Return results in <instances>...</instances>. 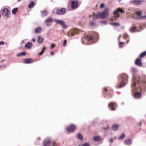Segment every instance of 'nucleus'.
Instances as JSON below:
<instances>
[{"mask_svg": "<svg viewBox=\"0 0 146 146\" xmlns=\"http://www.w3.org/2000/svg\"><path fill=\"white\" fill-rule=\"evenodd\" d=\"M114 20V19L112 18H111L110 19V21H113Z\"/></svg>", "mask_w": 146, "mask_h": 146, "instance_id": "50", "label": "nucleus"}, {"mask_svg": "<svg viewBox=\"0 0 146 146\" xmlns=\"http://www.w3.org/2000/svg\"><path fill=\"white\" fill-rule=\"evenodd\" d=\"M48 14V12L46 11H44L41 12V16L44 17L46 16Z\"/></svg>", "mask_w": 146, "mask_h": 146, "instance_id": "24", "label": "nucleus"}, {"mask_svg": "<svg viewBox=\"0 0 146 146\" xmlns=\"http://www.w3.org/2000/svg\"><path fill=\"white\" fill-rule=\"evenodd\" d=\"M75 128V126L74 125L71 124L67 127L66 129L68 132H71L74 131Z\"/></svg>", "mask_w": 146, "mask_h": 146, "instance_id": "6", "label": "nucleus"}, {"mask_svg": "<svg viewBox=\"0 0 146 146\" xmlns=\"http://www.w3.org/2000/svg\"><path fill=\"white\" fill-rule=\"evenodd\" d=\"M117 11L119 13L120 12L121 13H125L124 11L123 10V9L119 7L116 9Z\"/></svg>", "mask_w": 146, "mask_h": 146, "instance_id": "25", "label": "nucleus"}, {"mask_svg": "<svg viewBox=\"0 0 146 146\" xmlns=\"http://www.w3.org/2000/svg\"><path fill=\"white\" fill-rule=\"evenodd\" d=\"M118 126V125L117 124H115L112 126V129L114 131H116L117 130Z\"/></svg>", "mask_w": 146, "mask_h": 146, "instance_id": "23", "label": "nucleus"}, {"mask_svg": "<svg viewBox=\"0 0 146 146\" xmlns=\"http://www.w3.org/2000/svg\"><path fill=\"white\" fill-rule=\"evenodd\" d=\"M134 97L135 99H139L141 97V94L139 92H136L135 93Z\"/></svg>", "mask_w": 146, "mask_h": 146, "instance_id": "13", "label": "nucleus"}, {"mask_svg": "<svg viewBox=\"0 0 146 146\" xmlns=\"http://www.w3.org/2000/svg\"><path fill=\"white\" fill-rule=\"evenodd\" d=\"M34 3L33 1H32L30 3L28 6L29 8H31L34 6Z\"/></svg>", "mask_w": 146, "mask_h": 146, "instance_id": "30", "label": "nucleus"}, {"mask_svg": "<svg viewBox=\"0 0 146 146\" xmlns=\"http://www.w3.org/2000/svg\"><path fill=\"white\" fill-rule=\"evenodd\" d=\"M82 146H89V144L88 143H85L82 145Z\"/></svg>", "mask_w": 146, "mask_h": 146, "instance_id": "42", "label": "nucleus"}, {"mask_svg": "<svg viewBox=\"0 0 146 146\" xmlns=\"http://www.w3.org/2000/svg\"><path fill=\"white\" fill-rule=\"evenodd\" d=\"M112 110H115L114 106V104L113 102H111L109 104L108 106Z\"/></svg>", "mask_w": 146, "mask_h": 146, "instance_id": "15", "label": "nucleus"}, {"mask_svg": "<svg viewBox=\"0 0 146 146\" xmlns=\"http://www.w3.org/2000/svg\"><path fill=\"white\" fill-rule=\"evenodd\" d=\"M45 22L47 26H50L52 22V20L51 18H48L45 20Z\"/></svg>", "mask_w": 146, "mask_h": 146, "instance_id": "10", "label": "nucleus"}, {"mask_svg": "<svg viewBox=\"0 0 146 146\" xmlns=\"http://www.w3.org/2000/svg\"><path fill=\"white\" fill-rule=\"evenodd\" d=\"M137 29V27H132L131 29V32H134V31Z\"/></svg>", "mask_w": 146, "mask_h": 146, "instance_id": "36", "label": "nucleus"}, {"mask_svg": "<svg viewBox=\"0 0 146 146\" xmlns=\"http://www.w3.org/2000/svg\"><path fill=\"white\" fill-rule=\"evenodd\" d=\"M67 40H65L64 41V43L63 44V46H66V44Z\"/></svg>", "mask_w": 146, "mask_h": 146, "instance_id": "40", "label": "nucleus"}, {"mask_svg": "<svg viewBox=\"0 0 146 146\" xmlns=\"http://www.w3.org/2000/svg\"><path fill=\"white\" fill-rule=\"evenodd\" d=\"M102 129H104L105 130H106L109 129V126H107L106 127H103L102 128Z\"/></svg>", "mask_w": 146, "mask_h": 146, "instance_id": "41", "label": "nucleus"}, {"mask_svg": "<svg viewBox=\"0 0 146 146\" xmlns=\"http://www.w3.org/2000/svg\"><path fill=\"white\" fill-rule=\"evenodd\" d=\"M54 47V45L53 44H51V46H50V48L51 49L52 48H53Z\"/></svg>", "mask_w": 146, "mask_h": 146, "instance_id": "44", "label": "nucleus"}, {"mask_svg": "<svg viewBox=\"0 0 146 146\" xmlns=\"http://www.w3.org/2000/svg\"><path fill=\"white\" fill-rule=\"evenodd\" d=\"M90 17H91V16L90 15Z\"/></svg>", "mask_w": 146, "mask_h": 146, "instance_id": "57", "label": "nucleus"}, {"mask_svg": "<svg viewBox=\"0 0 146 146\" xmlns=\"http://www.w3.org/2000/svg\"><path fill=\"white\" fill-rule=\"evenodd\" d=\"M104 5H104V3H102L101 4L100 6V8L101 9L103 8L104 7Z\"/></svg>", "mask_w": 146, "mask_h": 146, "instance_id": "39", "label": "nucleus"}, {"mask_svg": "<svg viewBox=\"0 0 146 146\" xmlns=\"http://www.w3.org/2000/svg\"><path fill=\"white\" fill-rule=\"evenodd\" d=\"M56 22L60 24L61 25H62V27L63 28L65 29L67 27V26L65 25V23L64 21L57 20Z\"/></svg>", "mask_w": 146, "mask_h": 146, "instance_id": "11", "label": "nucleus"}, {"mask_svg": "<svg viewBox=\"0 0 146 146\" xmlns=\"http://www.w3.org/2000/svg\"><path fill=\"white\" fill-rule=\"evenodd\" d=\"M4 44V42L3 41H1L0 42V45H3Z\"/></svg>", "mask_w": 146, "mask_h": 146, "instance_id": "45", "label": "nucleus"}, {"mask_svg": "<svg viewBox=\"0 0 146 146\" xmlns=\"http://www.w3.org/2000/svg\"><path fill=\"white\" fill-rule=\"evenodd\" d=\"M18 0V1H21V0Z\"/></svg>", "mask_w": 146, "mask_h": 146, "instance_id": "56", "label": "nucleus"}, {"mask_svg": "<svg viewBox=\"0 0 146 146\" xmlns=\"http://www.w3.org/2000/svg\"><path fill=\"white\" fill-rule=\"evenodd\" d=\"M87 38L88 41H93L94 40L93 37L92 36H88Z\"/></svg>", "mask_w": 146, "mask_h": 146, "instance_id": "27", "label": "nucleus"}, {"mask_svg": "<svg viewBox=\"0 0 146 146\" xmlns=\"http://www.w3.org/2000/svg\"><path fill=\"white\" fill-rule=\"evenodd\" d=\"M78 30L77 29H76L74 30L71 32V36H73L75 34H78Z\"/></svg>", "mask_w": 146, "mask_h": 146, "instance_id": "21", "label": "nucleus"}, {"mask_svg": "<svg viewBox=\"0 0 146 146\" xmlns=\"http://www.w3.org/2000/svg\"><path fill=\"white\" fill-rule=\"evenodd\" d=\"M18 11V8H15L13 9L12 10V13L13 14H15L16 12Z\"/></svg>", "mask_w": 146, "mask_h": 146, "instance_id": "31", "label": "nucleus"}, {"mask_svg": "<svg viewBox=\"0 0 146 146\" xmlns=\"http://www.w3.org/2000/svg\"><path fill=\"white\" fill-rule=\"evenodd\" d=\"M33 62L32 59L31 58L24 59L23 60V62L25 64H30L33 63Z\"/></svg>", "mask_w": 146, "mask_h": 146, "instance_id": "8", "label": "nucleus"}, {"mask_svg": "<svg viewBox=\"0 0 146 146\" xmlns=\"http://www.w3.org/2000/svg\"><path fill=\"white\" fill-rule=\"evenodd\" d=\"M5 60H2L1 62H3Z\"/></svg>", "mask_w": 146, "mask_h": 146, "instance_id": "53", "label": "nucleus"}, {"mask_svg": "<svg viewBox=\"0 0 146 146\" xmlns=\"http://www.w3.org/2000/svg\"><path fill=\"white\" fill-rule=\"evenodd\" d=\"M141 124H142V123L141 122H140L139 124V126H141Z\"/></svg>", "mask_w": 146, "mask_h": 146, "instance_id": "47", "label": "nucleus"}, {"mask_svg": "<svg viewBox=\"0 0 146 146\" xmlns=\"http://www.w3.org/2000/svg\"><path fill=\"white\" fill-rule=\"evenodd\" d=\"M39 140H40V138H39Z\"/></svg>", "mask_w": 146, "mask_h": 146, "instance_id": "55", "label": "nucleus"}, {"mask_svg": "<svg viewBox=\"0 0 146 146\" xmlns=\"http://www.w3.org/2000/svg\"><path fill=\"white\" fill-rule=\"evenodd\" d=\"M140 83H141L144 87L146 86V79L139 76L134 77L133 79V83L132 85L134 89L136 90L141 91L142 88Z\"/></svg>", "mask_w": 146, "mask_h": 146, "instance_id": "1", "label": "nucleus"}, {"mask_svg": "<svg viewBox=\"0 0 146 146\" xmlns=\"http://www.w3.org/2000/svg\"><path fill=\"white\" fill-rule=\"evenodd\" d=\"M109 8L108 7H106L102 12H100L97 15L94 13L92 15L93 19L96 20L100 18H104L108 17L109 15Z\"/></svg>", "mask_w": 146, "mask_h": 146, "instance_id": "2", "label": "nucleus"}, {"mask_svg": "<svg viewBox=\"0 0 146 146\" xmlns=\"http://www.w3.org/2000/svg\"><path fill=\"white\" fill-rule=\"evenodd\" d=\"M77 138L80 139V140H82L83 139V137L82 135L80 133L78 134L77 135Z\"/></svg>", "mask_w": 146, "mask_h": 146, "instance_id": "32", "label": "nucleus"}, {"mask_svg": "<svg viewBox=\"0 0 146 146\" xmlns=\"http://www.w3.org/2000/svg\"><path fill=\"white\" fill-rule=\"evenodd\" d=\"M140 19H144L146 18V15L145 16H141L139 17Z\"/></svg>", "mask_w": 146, "mask_h": 146, "instance_id": "38", "label": "nucleus"}, {"mask_svg": "<svg viewBox=\"0 0 146 146\" xmlns=\"http://www.w3.org/2000/svg\"><path fill=\"white\" fill-rule=\"evenodd\" d=\"M42 31V28L40 27H38L35 29V33H39L41 32Z\"/></svg>", "mask_w": 146, "mask_h": 146, "instance_id": "17", "label": "nucleus"}, {"mask_svg": "<svg viewBox=\"0 0 146 146\" xmlns=\"http://www.w3.org/2000/svg\"><path fill=\"white\" fill-rule=\"evenodd\" d=\"M133 3L135 5H139L142 1L140 0H134L133 1Z\"/></svg>", "mask_w": 146, "mask_h": 146, "instance_id": "20", "label": "nucleus"}, {"mask_svg": "<svg viewBox=\"0 0 146 146\" xmlns=\"http://www.w3.org/2000/svg\"><path fill=\"white\" fill-rule=\"evenodd\" d=\"M110 24L111 25L115 27L118 26L120 25L119 23L117 22L111 23H110Z\"/></svg>", "mask_w": 146, "mask_h": 146, "instance_id": "26", "label": "nucleus"}, {"mask_svg": "<svg viewBox=\"0 0 146 146\" xmlns=\"http://www.w3.org/2000/svg\"><path fill=\"white\" fill-rule=\"evenodd\" d=\"M113 14L114 15V18L115 19L117 18H118L120 16L119 13L116 9L113 12Z\"/></svg>", "mask_w": 146, "mask_h": 146, "instance_id": "14", "label": "nucleus"}, {"mask_svg": "<svg viewBox=\"0 0 146 146\" xmlns=\"http://www.w3.org/2000/svg\"><path fill=\"white\" fill-rule=\"evenodd\" d=\"M26 54V53L25 52H23L20 53L18 54L17 55V56L18 57L21 56H24Z\"/></svg>", "mask_w": 146, "mask_h": 146, "instance_id": "33", "label": "nucleus"}, {"mask_svg": "<svg viewBox=\"0 0 146 146\" xmlns=\"http://www.w3.org/2000/svg\"><path fill=\"white\" fill-rule=\"evenodd\" d=\"M129 41V40H128L127 41V43H128V42Z\"/></svg>", "mask_w": 146, "mask_h": 146, "instance_id": "54", "label": "nucleus"}, {"mask_svg": "<svg viewBox=\"0 0 146 146\" xmlns=\"http://www.w3.org/2000/svg\"><path fill=\"white\" fill-rule=\"evenodd\" d=\"M32 46V44L30 42H28L26 43L25 45V47L27 49L31 48Z\"/></svg>", "mask_w": 146, "mask_h": 146, "instance_id": "18", "label": "nucleus"}, {"mask_svg": "<svg viewBox=\"0 0 146 146\" xmlns=\"http://www.w3.org/2000/svg\"><path fill=\"white\" fill-rule=\"evenodd\" d=\"M128 37V35L127 34H124L123 36V38L124 39H125Z\"/></svg>", "mask_w": 146, "mask_h": 146, "instance_id": "43", "label": "nucleus"}, {"mask_svg": "<svg viewBox=\"0 0 146 146\" xmlns=\"http://www.w3.org/2000/svg\"><path fill=\"white\" fill-rule=\"evenodd\" d=\"M44 41L43 38H41L40 36H38V42L40 44L42 43Z\"/></svg>", "mask_w": 146, "mask_h": 146, "instance_id": "19", "label": "nucleus"}, {"mask_svg": "<svg viewBox=\"0 0 146 146\" xmlns=\"http://www.w3.org/2000/svg\"><path fill=\"white\" fill-rule=\"evenodd\" d=\"M78 3L76 1H74L72 2L71 7L72 9H75L77 7Z\"/></svg>", "mask_w": 146, "mask_h": 146, "instance_id": "12", "label": "nucleus"}, {"mask_svg": "<svg viewBox=\"0 0 146 146\" xmlns=\"http://www.w3.org/2000/svg\"><path fill=\"white\" fill-rule=\"evenodd\" d=\"M50 54L51 55H53L54 54V52H52L50 53Z\"/></svg>", "mask_w": 146, "mask_h": 146, "instance_id": "48", "label": "nucleus"}, {"mask_svg": "<svg viewBox=\"0 0 146 146\" xmlns=\"http://www.w3.org/2000/svg\"><path fill=\"white\" fill-rule=\"evenodd\" d=\"M2 13L3 15L6 16L7 17H9V15L10 13V12L9 10L7 9H3L2 11Z\"/></svg>", "mask_w": 146, "mask_h": 146, "instance_id": "4", "label": "nucleus"}, {"mask_svg": "<svg viewBox=\"0 0 146 146\" xmlns=\"http://www.w3.org/2000/svg\"><path fill=\"white\" fill-rule=\"evenodd\" d=\"M104 90H105V91H107V88H104Z\"/></svg>", "mask_w": 146, "mask_h": 146, "instance_id": "52", "label": "nucleus"}, {"mask_svg": "<svg viewBox=\"0 0 146 146\" xmlns=\"http://www.w3.org/2000/svg\"><path fill=\"white\" fill-rule=\"evenodd\" d=\"M121 76L123 80L121 82V84L117 87V88H121L123 87L125 84V82H127V80L128 76L126 74H122Z\"/></svg>", "mask_w": 146, "mask_h": 146, "instance_id": "3", "label": "nucleus"}, {"mask_svg": "<svg viewBox=\"0 0 146 146\" xmlns=\"http://www.w3.org/2000/svg\"><path fill=\"white\" fill-rule=\"evenodd\" d=\"M100 137L99 136H96L93 137V139L94 141H99L101 140Z\"/></svg>", "mask_w": 146, "mask_h": 146, "instance_id": "22", "label": "nucleus"}, {"mask_svg": "<svg viewBox=\"0 0 146 146\" xmlns=\"http://www.w3.org/2000/svg\"><path fill=\"white\" fill-rule=\"evenodd\" d=\"M51 143V141L50 138H48L44 141V146H49Z\"/></svg>", "mask_w": 146, "mask_h": 146, "instance_id": "7", "label": "nucleus"}, {"mask_svg": "<svg viewBox=\"0 0 146 146\" xmlns=\"http://www.w3.org/2000/svg\"><path fill=\"white\" fill-rule=\"evenodd\" d=\"M66 12V9L64 8H61L60 9H57L56 13L57 15H62L64 14Z\"/></svg>", "mask_w": 146, "mask_h": 146, "instance_id": "5", "label": "nucleus"}, {"mask_svg": "<svg viewBox=\"0 0 146 146\" xmlns=\"http://www.w3.org/2000/svg\"><path fill=\"white\" fill-rule=\"evenodd\" d=\"M110 141L111 142V143H112L113 141V138H111V139H110Z\"/></svg>", "mask_w": 146, "mask_h": 146, "instance_id": "46", "label": "nucleus"}, {"mask_svg": "<svg viewBox=\"0 0 146 146\" xmlns=\"http://www.w3.org/2000/svg\"><path fill=\"white\" fill-rule=\"evenodd\" d=\"M124 143L126 145H130L131 143V140L129 139H127L125 140Z\"/></svg>", "mask_w": 146, "mask_h": 146, "instance_id": "16", "label": "nucleus"}, {"mask_svg": "<svg viewBox=\"0 0 146 146\" xmlns=\"http://www.w3.org/2000/svg\"><path fill=\"white\" fill-rule=\"evenodd\" d=\"M55 144H56V143L55 142H53V145L54 146H55L56 145H55Z\"/></svg>", "mask_w": 146, "mask_h": 146, "instance_id": "49", "label": "nucleus"}, {"mask_svg": "<svg viewBox=\"0 0 146 146\" xmlns=\"http://www.w3.org/2000/svg\"><path fill=\"white\" fill-rule=\"evenodd\" d=\"M135 63L136 65L139 66H140L142 65L141 59L140 58H137L135 61Z\"/></svg>", "mask_w": 146, "mask_h": 146, "instance_id": "9", "label": "nucleus"}, {"mask_svg": "<svg viewBox=\"0 0 146 146\" xmlns=\"http://www.w3.org/2000/svg\"><path fill=\"white\" fill-rule=\"evenodd\" d=\"M125 137V135L124 133H123L121 136H120L119 138V139H123Z\"/></svg>", "mask_w": 146, "mask_h": 146, "instance_id": "35", "label": "nucleus"}, {"mask_svg": "<svg viewBox=\"0 0 146 146\" xmlns=\"http://www.w3.org/2000/svg\"><path fill=\"white\" fill-rule=\"evenodd\" d=\"M146 55V51L141 53L139 56V57L142 58L144 57Z\"/></svg>", "mask_w": 146, "mask_h": 146, "instance_id": "28", "label": "nucleus"}, {"mask_svg": "<svg viewBox=\"0 0 146 146\" xmlns=\"http://www.w3.org/2000/svg\"><path fill=\"white\" fill-rule=\"evenodd\" d=\"M32 41H33V42H35V39L34 38H33L32 39Z\"/></svg>", "mask_w": 146, "mask_h": 146, "instance_id": "51", "label": "nucleus"}, {"mask_svg": "<svg viewBox=\"0 0 146 146\" xmlns=\"http://www.w3.org/2000/svg\"><path fill=\"white\" fill-rule=\"evenodd\" d=\"M135 14L138 16L140 17L142 14V12L141 11H137L135 12Z\"/></svg>", "mask_w": 146, "mask_h": 146, "instance_id": "29", "label": "nucleus"}, {"mask_svg": "<svg viewBox=\"0 0 146 146\" xmlns=\"http://www.w3.org/2000/svg\"><path fill=\"white\" fill-rule=\"evenodd\" d=\"M45 47H44L42 49L41 52L39 53V55H41L43 54V53L44 52L45 50Z\"/></svg>", "mask_w": 146, "mask_h": 146, "instance_id": "34", "label": "nucleus"}, {"mask_svg": "<svg viewBox=\"0 0 146 146\" xmlns=\"http://www.w3.org/2000/svg\"><path fill=\"white\" fill-rule=\"evenodd\" d=\"M124 44V42H120L119 45V46L120 47H122V45H123Z\"/></svg>", "mask_w": 146, "mask_h": 146, "instance_id": "37", "label": "nucleus"}]
</instances>
